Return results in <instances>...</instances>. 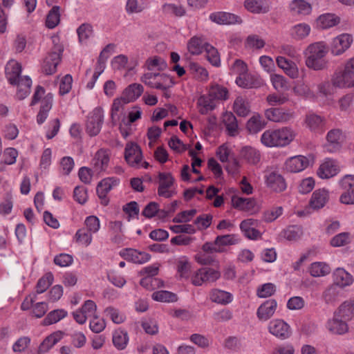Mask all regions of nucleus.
<instances>
[{
  "instance_id": "39",
  "label": "nucleus",
  "mask_w": 354,
  "mask_h": 354,
  "mask_svg": "<svg viewBox=\"0 0 354 354\" xmlns=\"http://www.w3.org/2000/svg\"><path fill=\"white\" fill-rule=\"evenodd\" d=\"M333 85L339 88L350 87L354 84V79L344 71L336 73L332 80Z\"/></svg>"
},
{
  "instance_id": "62",
  "label": "nucleus",
  "mask_w": 354,
  "mask_h": 354,
  "mask_svg": "<svg viewBox=\"0 0 354 354\" xmlns=\"http://www.w3.org/2000/svg\"><path fill=\"white\" fill-rule=\"evenodd\" d=\"M216 244L221 248V246L235 245L238 240L234 234H226L218 236L216 239Z\"/></svg>"
},
{
  "instance_id": "51",
  "label": "nucleus",
  "mask_w": 354,
  "mask_h": 354,
  "mask_svg": "<svg viewBox=\"0 0 354 354\" xmlns=\"http://www.w3.org/2000/svg\"><path fill=\"white\" fill-rule=\"evenodd\" d=\"M67 315V312L63 309L54 310L50 312L43 320L44 325L57 323Z\"/></svg>"
},
{
  "instance_id": "15",
  "label": "nucleus",
  "mask_w": 354,
  "mask_h": 354,
  "mask_svg": "<svg viewBox=\"0 0 354 354\" xmlns=\"http://www.w3.org/2000/svg\"><path fill=\"white\" fill-rule=\"evenodd\" d=\"M265 116L272 122L284 123L293 118V113L282 109L270 108L266 110Z\"/></svg>"
},
{
  "instance_id": "61",
  "label": "nucleus",
  "mask_w": 354,
  "mask_h": 354,
  "mask_svg": "<svg viewBox=\"0 0 354 354\" xmlns=\"http://www.w3.org/2000/svg\"><path fill=\"white\" fill-rule=\"evenodd\" d=\"M349 243L350 234L348 232L339 233L330 240V245L333 247L344 246Z\"/></svg>"
},
{
  "instance_id": "54",
  "label": "nucleus",
  "mask_w": 354,
  "mask_h": 354,
  "mask_svg": "<svg viewBox=\"0 0 354 354\" xmlns=\"http://www.w3.org/2000/svg\"><path fill=\"white\" fill-rule=\"evenodd\" d=\"M162 8L165 13L178 17H183L186 13L185 9L181 5L166 3L163 6Z\"/></svg>"
},
{
  "instance_id": "8",
  "label": "nucleus",
  "mask_w": 354,
  "mask_h": 354,
  "mask_svg": "<svg viewBox=\"0 0 354 354\" xmlns=\"http://www.w3.org/2000/svg\"><path fill=\"white\" fill-rule=\"evenodd\" d=\"M158 196L169 198L176 194V192L172 189L174 183V178L170 173L160 172L158 174Z\"/></svg>"
},
{
  "instance_id": "11",
  "label": "nucleus",
  "mask_w": 354,
  "mask_h": 354,
  "mask_svg": "<svg viewBox=\"0 0 354 354\" xmlns=\"http://www.w3.org/2000/svg\"><path fill=\"white\" fill-rule=\"evenodd\" d=\"M221 276L218 270L212 268H204L198 270L192 278V283L195 286H201L203 282H214Z\"/></svg>"
},
{
  "instance_id": "46",
  "label": "nucleus",
  "mask_w": 354,
  "mask_h": 354,
  "mask_svg": "<svg viewBox=\"0 0 354 354\" xmlns=\"http://www.w3.org/2000/svg\"><path fill=\"white\" fill-rule=\"evenodd\" d=\"M206 44H208L201 38L194 37L188 42V50L193 55H199L205 50Z\"/></svg>"
},
{
  "instance_id": "55",
  "label": "nucleus",
  "mask_w": 354,
  "mask_h": 354,
  "mask_svg": "<svg viewBox=\"0 0 354 354\" xmlns=\"http://www.w3.org/2000/svg\"><path fill=\"white\" fill-rule=\"evenodd\" d=\"M214 100H226L228 97V91L226 88L219 86H212L208 94Z\"/></svg>"
},
{
  "instance_id": "57",
  "label": "nucleus",
  "mask_w": 354,
  "mask_h": 354,
  "mask_svg": "<svg viewBox=\"0 0 354 354\" xmlns=\"http://www.w3.org/2000/svg\"><path fill=\"white\" fill-rule=\"evenodd\" d=\"M204 51L206 53L207 60L215 66H218L220 64V57L217 50L210 44L205 46Z\"/></svg>"
},
{
  "instance_id": "59",
  "label": "nucleus",
  "mask_w": 354,
  "mask_h": 354,
  "mask_svg": "<svg viewBox=\"0 0 354 354\" xmlns=\"http://www.w3.org/2000/svg\"><path fill=\"white\" fill-rule=\"evenodd\" d=\"M270 80L274 88L277 91H283L288 89V84L286 78L277 74L270 75Z\"/></svg>"
},
{
  "instance_id": "2",
  "label": "nucleus",
  "mask_w": 354,
  "mask_h": 354,
  "mask_svg": "<svg viewBox=\"0 0 354 354\" xmlns=\"http://www.w3.org/2000/svg\"><path fill=\"white\" fill-rule=\"evenodd\" d=\"M328 48L324 42L319 41L310 44L305 50L306 65L315 71H320L326 68L325 57Z\"/></svg>"
},
{
  "instance_id": "58",
  "label": "nucleus",
  "mask_w": 354,
  "mask_h": 354,
  "mask_svg": "<svg viewBox=\"0 0 354 354\" xmlns=\"http://www.w3.org/2000/svg\"><path fill=\"white\" fill-rule=\"evenodd\" d=\"M79 41L80 43H86L87 39L93 34L92 26L88 24H83L77 29Z\"/></svg>"
},
{
  "instance_id": "1",
  "label": "nucleus",
  "mask_w": 354,
  "mask_h": 354,
  "mask_svg": "<svg viewBox=\"0 0 354 354\" xmlns=\"http://www.w3.org/2000/svg\"><path fill=\"white\" fill-rule=\"evenodd\" d=\"M295 133L289 127L268 129L261 136V142L267 147H283L290 144L295 138Z\"/></svg>"
},
{
  "instance_id": "16",
  "label": "nucleus",
  "mask_w": 354,
  "mask_h": 354,
  "mask_svg": "<svg viewBox=\"0 0 354 354\" xmlns=\"http://www.w3.org/2000/svg\"><path fill=\"white\" fill-rule=\"evenodd\" d=\"M326 140L328 143L325 146L326 150L335 152L340 149L344 136L341 130L334 129L327 133Z\"/></svg>"
},
{
  "instance_id": "60",
  "label": "nucleus",
  "mask_w": 354,
  "mask_h": 354,
  "mask_svg": "<svg viewBox=\"0 0 354 354\" xmlns=\"http://www.w3.org/2000/svg\"><path fill=\"white\" fill-rule=\"evenodd\" d=\"M267 102L270 106L281 105L288 101V97L283 93H272L267 96Z\"/></svg>"
},
{
  "instance_id": "17",
  "label": "nucleus",
  "mask_w": 354,
  "mask_h": 354,
  "mask_svg": "<svg viewBox=\"0 0 354 354\" xmlns=\"http://www.w3.org/2000/svg\"><path fill=\"white\" fill-rule=\"evenodd\" d=\"M339 167L337 162L333 159L327 158L321 164L317 170V175L321 178H329L338 174Z\"/></svg>"
},
{
  "instance_id": "24",
  "label": "nucleus",
  "mask_w": 354,
  "mask_h": 354,
  "mask_svg": "<svg viewBox=\"0 0 354 354\" xmlns=\"http://www.w3.org/2000/svg\"><path fill=\"white\" fill-rule=\"evenodd\" d=\"M329 198L328 192L325 189L315 191L310 201V206L313 209H319L324 207Z\"/></svg>"
},
{
  "instance_id": "4",
  "label": "nucleus",
  "mask_w": 354,
  "mask_h": 354,
  "mask_svg": "<svg viewBox=\"0 0 354 354\" xmlns=\"http://www.w3.org/2000/svg\"><path fill=\"white\" fill-rule=\"evenodd\" d=\"M140 80L151 88L163 91L173 86L174 82L172 78L165 73L147 72L141 77Z\"/></svg>"
},
{
  "instance_id": "23",
  "label": "nucleus",
  "mask_w": 354,
  "mask_h": 354,
  "mask_svg": "<svg viewBox=\"0 0 354 354\" xmlns=\"http://www.w3.org/2000/svg\"><path fill=\"white\" fill-rule=\"evenodd\" d=\"M143 92V86L140 84H131L122 93V99L124 104L133 102L138 99Z\"/></svg>"
},
{
  "instance_id": "40",
  "label": "nucleus",
  "mask_w": 354,
  "mask_h": 354,
  "mask_svg": "<svg viewBox=\"0 0 354 354\" xmlns=\"http://www.w3.org/2000/svg\"><path fill=\"white\" fill-rule=\"evenodd\" d=\"M245 8L254 13H266L268 12V6L264 0H245Z\"/></svg>"
},
{
  "instance_id": "47",
  "label": "nucleus",
  "mask_w": 354,
  "mask_h": 354,
  "mask_svg": "<svg viewBox=\"0 0 354 354\" xmlns=\"http://www.w3.org/2000/svg\"><path fill=\"white\" fill-rule=\"evenodd\" d=\"M60 7L58 6H54L51 10L48 12L46 20V26L48 28H54L56 27L60 21V13H59Z\"/></svg>"
},
{
  "instance_id": "18",
  "label": "nucleus",
  "mask_w": 354,
  "mask_h": 354,
  "mask_svg": "<svg viewBox=\"0 0 354 354\" xmlns=\"http://www.w3.org/2000/svg\"><path fill=\"white\" fill-rule=\"evenodd\" d=\"M352 41V37L348 34H342L337 36L332 43V53L335 55H341L350 47Z\"/></svg>"
},
{
  "instance_id": "42",
  "label": "nucleus",
  "mask_w": 354,
  "mask_h": 354,
  "mask_svg": "<svg viewBox=\"0 0 354 354\" xmlns=\"http://www.w3.org/2000/svg\"><path fill=\"white\" fill-rule=\"evenodd\" d=\"M331 268L324 262H314L310 265L309 272L314 277H324L330 274Z\"/></svg>"
},
{
  "instance_id": "32",
  "label": "nucleus",
  "mask_w": 354,
  "mask_h": 354,
  "mask_svg": "<svg viewBox=\"0 0 354 354\" xmlns=\"http://www.w3.org/2000/svg\"><path fill=\"white\" fill-rule=\"evenodd\" d=\"M336 316L345 321L351 320L354 317V299L343 302L339 307Z\"/></svg>"
},
{
  "instance_id": "41",
  "label": "nucleus",
  "mask_w": 354,
  "mask_h": 354,
  "mask_svg": "<svg viewBox=\"0 0 354 354\" xmlns=\"http://www.w3.org/2000/svg\"><path fill=\"white\" fill-rule=\"evenodd\" d=\"M241 157L248 163L255 165L260 161L259 151L254 147L245 146L241 151Z\"/></svg>"
},
{
  "instance_id": "6",
  "label": "nucleus",
  "mask_w": 354,
  "mask_h": 354,
  "mask_svg": "<svg viewBox=\"0 0 354 354\" xmlns=\"http://www.w3.org/2000/svg\"><path fill=\"white\" fill-rule=\"evenodd\" d=\"M103 120L104 111L102 108L96 107L89 113L86 124V131L90 136H95L100 133Z\"/></svg>"
},
{
  "instance_id": "31",
  "label": "nucleus",
  "mask_w": 354,
  "mask_h": 354,
  "mask_svg": "<svg viewBox=\"0 0 354 354\" xmlns=\"http://www.w3.org/2000/svg\"><path fill=\"white\" fill-rule=\"evenodd\" d=\"M339 317L335 315L333 319L327 322L326 327L328 330L333 334L342 335L346 333L348 330V325L346 322V321H343L339 319Z\"/></svg>"
},
{
  "instance_id": "26",
  "label": "nucleus",
  "mask_w": 354,
  "mask_h": 354,
  "mask_svg": "<svg viewBox=\"0 0 354 354\" xmlns=\"http://www.w3.org/2000/svg\"><path fill=\"white\" fill-rule=\"evenodd\" d=\"M223 123L227 134L235 136L239 133V124L236 116L232 113L226 111L222 116Z\"/></svg>"
},
{
  "instance_id": "27",
  "label": "nucleus",
  "mask_w": 354,
  "mask_h": 354,
  "mask_svg": "<svg viewBox=\"0 0 354 354\" xmlns=\"http://www.w3.org/2000/svg\"><path fill=\"white\" fill-rule=\"evenodd\" d=\"M276 61L278 66L283 69L287 75L292 79L298 77V68L294 62L282 56L277 57Z\"/></svg>"
},
{
  "instance_id": "28",
  "label": "nucleus",
  "mask_w": 354,
  "mask_h": 354,
  "mask_svg": "<svg viewBox=\"0 0 354 354\" xmlns=\"http://www.w3.org/2000/svg\"><path fill=\"white\" fill-rule=\"evenodd\" d=\"M21 66L19 63L12 60L8 62L6 66V74L8 82L11 84H15L20 80Z\"/></svg>"
},
{
  "instance_id": "37",
  "label": "nucleus",
  "mask_w": 354,
  "mask_h": 354,
  "mask_svg": "<svg viewBox=\"0 0 354 354\" xmlns=\"http://www.w3.org/2000/svg\"><path fill=\"white\" fill-rule=\"evenodd\" d=\"M236 84L242 88H257L261 82L257 77L246 73L244 75L239 76L236 79Z\"/></svg>"
},
{
  "instance_id": "20",
  "label": "nucleus",
  "mask_w": 354,
  "mask_h": 354,
  "mask_svg": "<svg viewBox=\"0 0 354 354\" xmlns=\"http://www.w3.org/2000/svg\"><path fill=\"white\" fill-rule=\"evenodd\" d=\"M277 301L269 299L262 304L257 309V315L261 321H267L273 316L277 308Z\"/></svg>"
},
{
  "instance_id": "44",
  "label": "nucleus",
  "mask_w": 354,
  "mask_h": 354,
  "mask_svg": "<svg viewBox=\"0 0 354 354\" xmlns=\"http://www.w3.org/2000/svg\"><path fill=\"white\" fill-rule=\"evenodd\" d=\"M232 298V294L219 289H214L210 293V299L213 302L223 305L230 303Z\"/></svg>"
},
{
  "instance_id": "30",
  "label": "nucleus",
  "mask_w": 354,
  "mask_h": 354,
  "mask_svg": "<svg viewBox=\"0 0 354 354\" xmlns=\"http://www.w3.org/2000/svg\"><path fill=\"white\" fill-rule=\"evenodd\" d=\"M250 103L246 97L239 96L233 104V111L239 117H246L250 113Z\"/></svg>"
},
{
  "instance_id": "3",
  "label": "nucleus",
  "mask_w": 354,
  "mask_h": 354,
  "mask_svg": "<svg viewBox=\"0 0 354 354\" xmlns=\"http://www.w3.org/2000/svg\"><path fill=\"white\" fill-rule=\"evenodd\" d=\"M44 88L41 86H37L33 95L32 102L30 103V106H33L35 104H37L39 100H41L40 109L37 115V122L39 124H41L45 122L48 117V112L53 106V94L48 93L42 98V97L44 95Z\"/></svg>"
},
{
  "instance_id": "33",
  "label": "nucleus",
  "mask_w": 354,
  "mask_h": 354,
  "mask_svg": "<svg viewBox=\"0 0 354 354\" xmlns=\"http://www.w3.org/2000/svg\"><path fill=\"white\" fill-rule=\"evenodd\" d=\"M63 335V333L59 330L46 337L41 343L38 353H46L54 345L62 339Z\"/></svg>"
},
{
  "instance_id": "38",
  "label": "nucleus",
  "mask_w": 354,
  "mask_h": 354,
  "mask_svg": "<svg viewBox=\"0 0 354 354\" xmlns=\"http://www.w3.org/2000/svg\"><path fill=\"white\" fill-rule=\"evenodd\" d=\"M290 9L295 15H306L311 12L312 7L304 0H293L290 4Z\"/></svg>"
},
{
  "instance_id": "52",
  "label": "nucleus",
  "mask_w": 354,
  "mask_h": 354,
  "mask_svg": "<svg viewBox=\"0 0 354 354\" xmlns=\"http://www.w3.org/2000/svg\"><path fill=\"white\" fill-rule=\"evenodd\" d=\"M310 32V27L306 24H299L292 29V35L296 39H302L306 37Z\"/></svg>"
},
{
  "instance_id": "35",
  "label": "nucleus",
  "mask_w": 354,
  "mask_h": 354,
  "mask_svg": "<svg viewBox=\"0 0 354 354\" xmlns=\"http://www.w3.org/2000/svg\"><path fill=\"white\" fill-rule=\"evenodd\" d=\"M266 127V122L262 117L258 114H254L247 122L246 129L251 134H256Z\"/></svg>"
},
{
  "instance_id": "50",
  "label": "nucleus",
  "mask_w": 354,
  "mask_h": 354,
  "mask_svg": "<svg viewBox=\"0 0 354 354\" xmlns=\"http://www.w3.org/2000/svg\"><path fill=\"white\" fill-rule=\"evenodd\" d=\"M104 315L106 317L110 318L113 323L117 324L123 323L126 319L124 313L112 306L107 307L104 310Z\"/></svg>"
},
{
  "instance_id": "64",
  "label": "nucleus",
  "mask_w": 354,
  "mask_h": 354,
  "mask_svg": "<svg viewBox=\"0 0 354 354\" xmlns=\"http://www.w3.org/2000/svg\"><path fill=\"white\" fill-rule=\"evenodd\" d=\"M146 64L149 71H152L155 68L163 70L167 66L166 62L158 57L148 59L146 62Z\"/></svg>"
},
{
  "instance_id": "25",
  "label": "nucleus",
  "mask_w": 354,
  "mask_h": 354,
  "mask_svg": "<svg viewBox=\"0 0 354 354\" xmlns=\"http://www.w3.org/2000/svg\"><path fill=\"white\" fill-rule=\"evenodd\" d=\"M121 254L124 256L126 259L139 264L147 262L151 257L148 253L140 252L131 248L124 250L121 252Z\"/></svg>"
},
{
  "instance_id": "63",
  "label": "nucleus",
  "mask_w": 354,
  "mask_h": 354,
  "mask_svg": "<svg viewBox=\"0 0 354 354\" xmlns=\"http://www.w3.org/2000/svg\"><path fill=\"white\" fill-rule=\"evenodd\" d=\"M84 223L86 227L85 229L92 234L96 233L100 230V220L95 216H89L86 217Z\"/></svg>"
},
{
  "instance_id": "21",
  "label": "nucleus",
  "mask_w": 354,
  "mask_h": 354,
  "mask_svg": "<svg viewBox=\"0 0 354 354\" xmlns=\"http://www.w3.org/2000/svg\"><path fill=\"white\" fill-rule=\"evenodd\" d=\"M119 183V180L115 178H106L101 180L97 186V194L100 198L104 201V204L106 205V194L111 191L113 187Z\"/></svg>"
},
{
  "instance_id": "34",
  "label": "nucleus",
  "mask_w": 354,
  "mask_h": 354,
  "mask_svg": "<svg viewBox=\"0 0 354 354\" xmlns=\"http://www.w3.org/2000/svg\"><path fill=\"white\" fill-rule=\"evenodd\" d=\"M306 123L313 131L322 133L324 131L325 120L316 114L306 115Z\"/></svg>"
},
{
  "instance_id": "13",
  "label": "nucleus",
  "mask_w": 354,
  "mask_h": 354,
  "mask_svg": "<svg viewBox=\"0 0 354 354\" xmlns=\"http://www.w3.org/2000/svg\"><path fill=\"white\" fill-rule=\"evenodd\" d=\"M258 221L253 218L245 219L240 223V229L248 239L257 240L261 236V233L257 230Z\"/></svg>"
},
{
  "instance_id": "7",
  "label": "nucleus",
  "mask_w": 354,
  "mask_h": 354,
  "mask_svg": "<svg viewBox=\"0 0 354 354\" xmlns=\"http://www.w3.org/2000/svg\"><path fill=\"white\" fill-rule=\"evenodd\" d=\"M64 48L61 44H55L49 55L45 58L42 69L46 75H51L55 73L57 66L61 60V55Z\"/></svg>"
},
{
  "instance_id": "12",
  "label": "nucleus",
  "mask_w": 354,
  "mask_h": 354,
  "mask_svg": "<svg viewBox=\"0 0 354 354\" xmlns=\"http://www.w3.org/2000/svg\"><path fill=\"white\" fill-rule=\"evenodd\" d=\"M312 160L304 156H295L288 158L285 163L287 171L297 173L307 168Z\"/></svg>"
},
{
  "instance_id": "5",
  "label": "nucleus",
  "mask_w": 354,
  "mask_h": 354,
  "mask_svg": "<svg viewBox=\"0 0 354 354\" xmlns=\"http://www.w3.org/2000/svg\"><path fill=\"white\" fill-rule=\"evenodd\" d=\"M142 158L141 149L136 143H127L124 149V159L129 166L135 168H147L149 165L147 162H142Z\"/></svg>"
},
{
  "instance_id": "22",
  "label": "nucleus",
  "mask_w": 354,
  "mask_h": 354,
  "mask_svg": "<svg viewBox=\"0 0 354 354\" xmlns=\"http://www.w3.org/2000/svg\"><path fill=\"white\" fill-rule=\"evenodd\" d=\"M334 285L345 288L353 284V276L343 268H337L333 274Z\"/></svg>"
},
{
  "instance_id": "53",
  "label": "nucleus",
  "mask_w": 354,
  "mask_h": 354,
  "mask_svg": "<svg viewBox=\"0 0 354 354\" xmlns=\"http://www.w3.org/2000/svg\"><path fill=\"white\" fill-rule=\"evenodd\" d=\"M75 239L76 242L87 247L92 242V233L86 230L85 228H82L76 232Z\"/></svg>"
},
{
  "instance_id": "48",
  "label": "nucleus",
  "mask_w": 354,
  "mask_h": 354,
  "mask_svg": "<svg viewBox=\"0 0 354 354\" xmlns=\"http://www.w3.org/2000/svg\"><path fill=\"white\" fill-rule=\"evenodd\" d=\"M151 297L153 300L160 302H174L178 299L176 294L167 290L156 291Z\"/></svg>"
},
{
  "instance_id": "14",
  "label": "nucleus",
  "mask_w": 354,
  "mask_h": 354,
  "mask_svg": "<svg viewBox=\"0 0 354 354\" xmlns=\"http://www.w3.org/2000/svg\"><path fill=\"white\" fill-rule=\"evenodd\" d=\"M209 19L213 22L220 25L240 24L242 23V19L240 17L234 14L225 12L212 13L209 15Z\"/></svg>"
},
{
  "instance_id": "10",
  "label": "nucleus",
  "mask_w": 354,
  "mask_h": 354,
  "mask_svg": "<svg viewBox=\"0 0 354 354\" xmlns=\"http://www.w3.org/2000/svg\"><path fill=\"white\" fill-rule=\"evenodd\" d=\"M264 178L267 187L272 192L280 193L287 187L284 178L277 171H269L265 175Z\"/></svg>"
},
{
  "instance_id": "43",
  "label": "nucleus",
  "mask_w": 354,
  "mask_h": 354,
  "mask_svg": "<svg viewBox=\"0 0 354 354\" xmlns=\"http://www.w3.org/2000/svg\"><path fill=\"white\" fill-rule=\"evenodd\" d=\"M197 105L198 111L203 115L207 114L216 107L214 100L209 95L201 96L198 100Z\"/></svg>"
},
{
  "instance_id": "9",
  "label": "nucleus",
  "mask_w": 354,
  "mask_h": 354,
  "mask_svg": "<svg viewBox=\"0 0 354 354\" xmlns=\"http://www.w3.org/2000/svg\"><path fill=\"white\" fill-rule=\"evenodd\" d=\"M268 329L272 335L280 339H288L291 335L290 326L280 319L270 321L268 324Z\"/></svg>"
},
{
  "instance_id": "36",
  "label": "nucleus",
  "mask_w": 354,
  "mask_h": 354,
  "mask_svg": "<svg viewBox=\"0 0 354 354\" xmlns=\"http://www.w3.org/2000/svg\"><path fill=\"white\" fill-rule=\"evenodd\" d=\"M17 85V97L21 100L26 98L30 93L32 80L28 76L21 77L16 84Z\"/></svg>"
},
{
  "instance_id": "29",
  "label": "nucleus",
  "mask_w": 354,
  "mask_h": 354,
  "mask_svg": "<svg viewBox=\"0 0 354 354\" xmlns=\"http://www.w3.org/2000/svg\"><path fill=\"white\" fill-rule=\"evenodd\" d=\"M234 207L242 211L253 213L256 211V201L252 198L233 197Z\"/></svg>"
},
{
  "instance_id": "49",
  "label": "nucleus",
  "mask_w": 354,
  "mask_h": 354,
  "mask_svg": "<svg viewBox=\"0 0 354 354\" xmlns=\"http://www.w3.org/2000/svg\"><path fill=\"white\" fill-rule=\"evenodd\" d=\"M338 23L337 17L332 14L321 15L317 21V26L322 29H326L334 26Z\"/></svg>"
},
{
  "instance_id": "45",
  "label": "nucleus",
  "mask_w": 354,
  "mask_h": 354,
  "mask_svg": "<svg viewBox=\"0 0 354 354\" xmlns=\"http://www.w3.org/2000/svg\"><path fill=\"white\" fill-rule=\"evenodd\" d=\"M112 340L113 345L118 350H123L126 348L129 342L128 333L123 330H117L113 334Z\"/></svg>"
},
{
  "instance_id": "56",
  "label": "nucleus",
  "mask_w": 354,
  "mask_h": 354,
  "mask_svg": "<svg viewBox=\"0 0 354 354\" xmlns=\"http://www.w3.org/2000/svg\"><path fill=\"white\" fill-rule=\"evenodd\" d=\"M53 281V275L51 273H47L39 279L36 286V292L37 294L44 292L51 285Z\"/></svg>"
},
{
  "instance_id": "19",
  "label": "nucleus",
  "mask_w": 354,
  "mask_h": 354,
  "mask_svg": "<svg viewBox=\"0 0 354 354\" xmlns=\"http://www.w3.org/2000/svg\"><path fill=\"white\" fill-rule=\"evenodd\" d=\"M110 160L109 153L104 149H99L92 160V165L97 173L105 171L109 165Z\"/></svg>"
}]
</instances>
